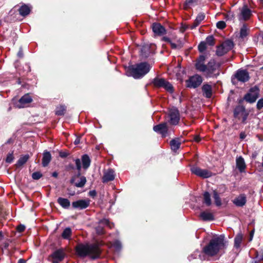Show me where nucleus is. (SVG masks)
Segmentation results:
<instances>
[{
	"instance_id": "052dcab7",
	"label": "nucleus",
	"mask_w": 263,
	"mask_h": 263,
	"mask_svg": "<svg viewBox=\"0 0 263 263\" xmlns=\"http://www.w3.org/2000/svg\"><path fill=\"white\" fill-rule=\"evenodd\" d=\"M234 17V15L232 13H229L226 16V18L228 19V20H233Z\"/></svg>"
},
{
	"instance_id": "3c124183",
	"label": "nucleus",
	"mask_w": 263,
	"mask_h": 263,
	"mask_svg": "<svg viewBox=\"0 0 263 263\" xmlns=\"http://www.w3.org/2000/svg\"><path fill=\"white\" fill-rule=\"evenodd\" d=\"M17 56L19 58H23V57H24V52H23V48L22 47H20L19 48L18 51V52L17 53Z\"/></svg>"
},
{
	"instance_id": "37998d69",
	"label": "nucleus",
	"mask_w": 263,
	"mask_h": 263,
	"mask_svg": "<svg viewBox=\"0 0 263 263\" xmlns=\"http://www.w3.org/2000/svg\"><path fill=\"white\" fill-rule=\"evenodd\" d=\"M164 88L171 93H172L174 91L172 85L168 81L165 83Z\"/></svg>"
},
{
	"instance_id": "bf43d9fd",
	"label": "nucleus",
	"mask_w": 263,
	"mask_h": 263,
	"mask_svg": "<svg viewBox=\"0 0 263 263\" xmlns=\"http://www.w3.org/2000/svg\"><path fill=\"white\" fill-rule=\"evenodd\" d=\"M199 25V24L198 23H197V22H196L195 21L193 23V24L190 26V28L191 29H195L196 27H197Z\"/></svg>"
},
{
	"instance_id": "f3484780",
	"label": "nucleus",
	"mask_w": 263,
	"mask_h": 263,
	"mask_svg": "<svg viewBox=\"0 0 263 263\" xmlns=\"http://www.w3.org/2000/svg\"><path fill=\"white\" fill-rule=\"evenodd\" d=\"M153 45L146 44L141 48V55L144 58H146L151 53H153L154 49H152Z\"/></svg>"
},
{
	"instance_id": "09e8293b",
	"label": "nucleus",
	"mask_w": 263,
	"mask_h": 263,
	"mask_svg": "<svg viewBox=\"0 0 263 263\" xmlns=\"http://www.w3.org/2000/svg\"><path fill=\"white\" fill-rule=\"evenodd\" d=\"M216 26L218 28L222 29L226 27V23L224 21H219L217 23Z\"/></svg>"
},
{
	"instance_id": "ea45409f",
	"label": "nucleus",
	"mask_w": 263,
	"mask_h": 263,
	"mask_svg": "<svg viewBox=\"0 0 263 263\" xmlns=\"http://www.w3.org/2000/svg\"><path fill=\"white\" fill-rule=\"evenodd\" d=\"M227 51H225L224 47L222 45V44L217 47L216 50V54L218 56H222L227 53Z\"/></svg>"
},
{
	"instance_id": "f257e3e1",
	"label": "nucleus",
	"mask_w": 263,
	"mask_h": 263,
	"mask_svg": "<svg viewBox=\"0 0 263 263\" xmlns=\"http://www.w3.org/2000/svg\"><path fill=\"white\" fill-rule=\"evenodd\" d=\"M103 245L101 241L97 240L95 242L78 243L74 247L75 253L80 258L89 257L92 260H95L100 257L102 250L100 247Z\"/></svg>"
},
{
	"instance_id": "cd10ccee",
	"label": "nucleus",
	"mask_w": 263,
	"mask_h": 263,
	"mask_svg": "<svg viewBox=\"0 0 263 263\" xmlns=\"http://www.w3.org/2000/svg\"><path fill=\"white\" fill-rule=\"evenodd\" d=\"M199 217L203 221L212 220L214 219L213 215L210 212L205 211L202 212Z\"/></svg>"
},
{
	"instance_id": "b1692460",
	"label": "nucleus",
	"mask_w": 263,
	"mask_h": 263,
	"mask_svg": "<svg viewBox=\"0 0 263 263\" xmlns=\"http://www.w3.org/2000/svg\"><path fill=\"white\" fill-rule=\"evenodd\" d=\"M233 203L238 206H242L246 203V197L245 195H240L233 200Z\"/></svg>"
},
{
	"instance_id": "393cba45",
	"label": "nucleus",
	"mask_w": 263,
	"mask_h": 263,
	"mask_svg": "<svg viewBox=\"0 0 263 263\" xmlns=\"http://www.w3.org/2000/svg\"><path fill=\"white\" fill-rule=\"evenodd\" d=\"M57 202L64 209H68L70 206V202L67 198L59 197Z\"/></svg>"
},
{
	"instance_id": "0e129e2a",
	"label": "nucleus",
	"mask_w": 263,
	"mask_h": 263,
	"mask_svg": "<svg viewBox=\"0 0 263 263\" xmlns=\"http://www.w3.org/2000/svg\"><path fill=\"white\" fill-rule=\"evenodd\" d=\"M13 141H14V140H13L12 138H9V139L6 141V142L5 143V144H11V143H12L13 142Z\"/></svg>"
},
{
	"instance_id": "473e14b6",
	"label": "nucleus",
	"mask_w": 263,
	"mask_h": 263,
	"mask_svg": "<svg viewBox=\"0 0 263 263\" xmlns=\"http://www.w3.org/2000/svg\"><path fill=\"white\" fill-rule=\"evenodd\" d=\"M72 235V231L70 228L68 227L65 229L61 234V237L67 240L70 239Z\"/></svg>"
},
{
	"instance_id": "72a5a7b5",
	"label": "nucleus",
	"mask_w": 263,
	"mask_h": 263,
	"mask_svg": "<svg viewBox=\"0 0 263 263\" xmlns=\"http://www.w3.org/2000/svg\"><path fill=\"white\" fill-rule=\"evenodd\" d=\"M243 239V235L241 233H238L234 239V246L236 248H238Z\"/></svg>"
},
{
	"instance_id": "864d4df0",
	"label": "nucleus",
	"mask_w": 263,
	"mask_h": 263,
	"mask_svg": "<svg viewBox=\"0 0 263 263\" xmlns=\"http://www.w3.org/2000/svg\"><path fill=\"white\" fill-rule=\"evenodd\" d=\"M69 155V154L65 152H60L59 156L62 158H66Z\"/></svg>"
},
{
	"instance_id": "f03ea898",
	"label": "nucleus",
	"mask_w": 263,
	"mask_h": 263,
	"mask_svg": "<svg viewBox=\"0 0 263 263\" xmlns=\"http://www.w3.org/2000/svg\"><path fill=\"white\" fill-rule=\"evenodd\" d=\"M205 57L200 55L197 60L195 64L196 68L200 72H204V75L206 77H212L213 76L216 77L218 75L214 74L216 70L219 67L220 64L217 63L215 60H211L207 65L204 64Z\"/></svg>"
},
{
	"instance_id": "5fc2aeb1",
	"label": "nucleus",
	"mask_w": 263,
	"mask_h": 263,
	"mask_svg": "<svg viewBox=\"0 0 263 263\" xmlns=\"http://www.w3.org/2000/svg\"><path fill=\"white\" fill-rule=\"evenodd\" d=\"M190 26L188 25L182 24L181 27L180 28V31L183 32L186 30V29H187Z\"/></svg>"
},
{
	"instance_id": "de8ad7c7",
	"label": "nucleus",
	"mask_w": 263,
	"mask_h": 263,
	"mask_svg": "<svg viewBox=\"0 0 263 263\" xmlns=\"http://www.w3.org/2000/svg\"><path fill=\"white\" fill-rule=\"evenodd\" d=\"M204 17L205 15L204 14L199 13L196 17L195 22L200 24V23L204 20Z\"/></svg>"
},
{
	"instance_id": "c85d7f7f",
	"label": "nucleus",
	"mask_w": 263,
	"mask_h": 263,
	"mask_svg": "<svg viewBox=\"0 0 263 263\" xmlns=\"http://www.w3.org/2000/svg\"><path fill=\"white\" fill-rule=\"evenodd\" d=\"M29 158V155H25L21 156L19 159L17 160L16 163L15 164V166L16 167H20L22 166L24 164H25L27 161L28 160Z\"/></svg>"
},
{
	"instance_id": "e433bc0d",
	"label": "nucleus",
	"mask_w": 263,
	"mask_h": 263,
	"mask_svg": "<svg viewBox=\"0 0 263 263\" xmlns=\"http://www.w3.org/2000/svg\"><path fill=\"white\" fill-rule=\"evenodd\" d=\"M198 0H185L183 4V8L184 9H187L191 7L194 6L197 2Z\"/></svg>"
},
{
	"instance_id": "dca6fc26",
	"label": "nucleus",
	"mask_w": 263,
	"mask_h": 263,
	"mask_svg": "<svg viewBox=\"0 0 263 263\" xmlns=\"http://www.w3.org/2000/svg\"><path fill=\"white\" fill-rule=\"evenodd\" d=\"M54 259H56L59 261H62L65 257V253L63 249H60L54 251L50 256Z\"/></svg>"
},
{
	"instance_id": "f704fd0d",
	"label": "nucleus",
	"mask_w": 263,
	"mask_h": 263,
	"mask_svg": "<svg viewBox=\"0 0 263 263\" xmlns=\"http://www.w3.org/2000/svg\"><path fill=\"white\" fill-rule=\"evenodd\" d=\"M87 180L85 176L81 177L80 179V181L78 182L74 181V183L73 184L75 186L77 187H83L85 186Z\"/></svg>"
},
{
	"instance_id": "f8f14e48",
	"label": "nucleus",
	"mask_w": 263,
	"mask_h": 263,
	"mask_svg": "<svg viewBox=\"0 0 263 263\" xmlns=\"http://www.w3.org/2000/svg\"><path fill=\"white\" fill-rule=\"evenodd\" d=\"M115 172L113 169H104L103 171V176L102 178V182L104 183L112 181L115 179Z\"/></svg>"
},
{
	"instance_id": "bb28decb",
	"label": "nucleus",
	"mask_w": 263,
	"mask_h": 263,
	"mask_svg": "<svg viewBox=\"0 0 263 263\" xmlns=\"http://www.w3.org/2000/svg\"><path fill=\"white\" fill-rule=\"evenodd\" d=\"M172 150L176 151L179 147L181 144V141L179 138H176L172 140L170 143Z\"/></svg>"
},
{
	"instance_id": "6e6552de",
	"label": "nucleus",
	"mask_w": 263,
	"mask_h": 263,
	"mask_svg": "<svg viewBox=\"0 0 263 263\" xmlns=\"http://www.w3.org/2000/svg\"><path fill=\"white\" fill-rule=\"evenodd\" d=\"M192 173L202 178H206L212 176V173L207 170H202L200 168L193 166L191 168Z\"/></svg>"
},
{
	"instance_id": "412c9836",
	"label": "nucleus",
	"mask_w": 263,
	"mask_h": 263,
	"mask_svg": "<svg viewBox=\"0 0 263 263\" xmlns=\"http://www.w3.org/2000/svg\"><path fill=\"white\" fill-rule=\"evenodd\" d=\"M52 159L51 154L47 151H45L43 154L42 165L46 167L48 165Z\"/></svg>"
},
{
	"instance_id": "2eb2a0df",
	"label": "nucleus",
	"mask_w": 263,
	"mask_h": 263,
	"mask_svg": "<svg viewBox=\"0 0 263 263\" xmlns=\"http://www.w3.org/2000/svg\"><path fill=\"white\" fill-rule=\"evenodd\" d=\"M251 15V11L247 6H244L240 10V14L239 16V20L246 21Z\"/></svg>"
},
{
	"instance_id": "aec40b11",
	"label": "nucleus",
	"mask_w": 263,
	"mask_h": 263,
	"mask_svg": "<svg viewBox=\"0 0 263 263\" xmlns=\"http://www.w3.org/2000/svg\"><path fill=\"white\" fill-rule=\"evenodd\" d=\"M153 31L157 35H161L165 33V28L160 24L155 23L153 25Z\"/></svg>"
},
{
	"instance_id": "2f4dec72",
	"label": "nucleus",
	"mask_w": 263,
	"mask_h": 263,
	"mask_svg": "<svg viewBox=\"0 0 263 263\" xmlns=\"http://www.w3.org/2000/svg\"><path fill=\"white\" fill-rule=\"evenodd\" d=\"M66 111V106L65 105H60L56 107L55 114L57 116H62Z\"/></svg>"
},
{
	"instance_id": "7c9ffc66",
	"label": "nucleus",
	"mask_w": 263,
	"mask_h": 263,
	"mask_svg": "<svg viewBox=\"0 0 263 263\" xmlns=\"http://www.w3.org/2000/svg\"><path fill=\"white\" fill-rule=\"evenodd\" d=\"M202 90L206 98H210L212 96V87L209 84H204L202 87Z\"/></svg>"
},
{
	"instance_id": "9b49d317",
	"label": "nucleus",
	"mask_w": 263,
	"mask_h": 263,
	"mask_svg": "<svg viewBox=\"0 0 263 263\" xmlns=\"http://www.w3.org/2000/svg\"><path fill=\"white\" fill-rule=\"evenodd\" d=\"M104 226H108L111 228L108 219L104 218L99 221L98 226L95 228L98 235H101L104 234Z\"/></svg>"
},
{
	"instance_id": "1a4fd4ad",
	"label": "nucleus",
	"mask_w": 263,
	"mask_h": 263,
	"mask_svg": "<svg viewBox=\"0 0 263 263\" xmlns=\"http://www.w3.org/2000/svg\"><path fill=\"white\" fill-rule=\"evenodd\" d=\"M170 123L172 125H176L180 120V115L178 110L175 107L172 108L169 111Z\"/></svg>"
},
{
	"instance_id": "69168bd1",
	"label": "nucleus",
	"mask_w": 263,
	"mask_h": 263,
	"mask_svg": "<svg viewBox=\"0 0 263 263\" xmlns=\"http://www.w3.org/2000/svg\"><path fill=\"white\" fill-rule=\"evenodd\" d=\"M80 138L78 137L76 138V139L74 141V144L75 145H78L80 143Z\"/></svg>"
},
{
	"instance_id": "a19ab883",
	"label": "nucleus",
	"mask_w": 263,
	"mask_h": 263,
	"mask_svg": "<svg viewBox=\"0 0 263 263\" xmlns=\"http://www.w3.org/2000/svg\"><path fill=\"white\" fill-rule=\"evenodd\" d=\"M213 198L215 200V204L217 206H220L221 204V200L217 192L216 191H214L213 192Z\"/></svg>"
},
{
	"instance_id": "4be33fe9",
	"label": "nucleus",
	"mask_w": 263,
	"mask_h": 263,
	"mask_svg": "<svg viewBox=\"0 0 263 263\" xmlns=\"http://www.w3.org/2000/svg\"><path fill=\"white\" fill-rule=\"evenodd\" d=\"M82 165L84 170H87L90 165L91 159L87 154H84L81 157Z\"/></svg>"
},
{
	"instance_id": "20e7f679",
	"label": "nucleus",
	"mask_w": 263,
	"mask_h": 263,
	"mask_svg": "<svg viewBox=\"0 0 263 263\" xmlns=\"http://www.w3.org/2000/svg\"><path fill=\"white\" fill-rule=\"evenodd\" d=\"M151 67L149 64L143 62L129 66L127 72L135 79H140L149 72Z\"/></svg>"
},
{
	"instance_id": "c756f323",
	"label": "nucleus",
	"mask_w": 263,
	"mask_h": 263,
	"mask_svg": "<svg viewBox=\"0 0 263 263\" xmlns=\"http://www.w3.org/2000/svg\"><path fill=\"white\" fill-rule=\"evenodd\" d=\"M166 81L164 79L156 78L153 80V84L156 87L164 88Z\"/></svg>"
},
{
	"instance_id": "13d9d810",
	"label": "nucleus",
	"mask_w": 263,
	"mask_h": 263,
	"mask_svg": "<svg viewBox=\"0 0 263 263\" xmlns=\"http://www.w3.org/2000/svg\"><path fill=\"white\" fill-rule=\"evenodd\" d=\"M116 252L119 250H120L121 249V243L116 240Z\"/></svg>"
},
{
	"instance_id": "4468645a",
	"label": "nucleus",
	"mask_w": 263,
	"mask_h": 263,
	"mask_svg": "<svg viewBox=\"0 0 263 263\" xmlns=\"http://www.w3.org/2000/svg\"><path fill=\"white\" fill-rule=\"evenodd\" d=\"M75 163L76 165V168L78 171V172L77 174H76L72 176L70 179V184H73L74 183V181H76V180L77 178H81V177L82 176L81 175V170L82 168L81 165V162L80 159L77 158L75 159Z\"/></svg>"
},
{
	"instance_id": "49530a36",
	"label": "nucleus",
	"mask_w": 263,
	"mask_h": 263,
	"mask_svg": "<svg viewBox=\"0 0 263 263\" xmlns=\"http://www.w3.org/2000/svg\"><path fill=\"white\" fill-rule=\"evenodd\" d=\"M14 159L13 153H9L6 157V162L8 163H11Z\"/></svg>"
},
{
	"instance_id": "6ab92c4d",
	"label": "nucleus",
	"mask_w": 263,
	"mask_h": 263,
	"mask_svg": "<svg viewBox=\"0 0 263 263\" xmlns=\"http://www.w3.org/2000/svg\"><path fill=\"white\" fill-rule=\"evenodd\" d=\"M153 129L156 132H158L165 136L167 133V127L166 123L160 124L159 125L154 126Z\"/></svg>"
},
{
	"instance_id": "58836bf2",
	"label": "nucleus",
	"mask_w": 263,
	"mask_h": 263,
	"mask_svg": "<svg viewBox=\"0 0 263 263\" xmlns=\"http://www.w3.org/2000/svg\"><path fill=\"white\" fill-rule=\"evenodd\" d=\"M248 28L246 25L244 24L240 31V36L241 38H243L246 37L248 35Z\"/></svg>"
},
{
	"instance_id": "7ed1b4c3",
	"label": "nucleus",
	"mask_w": 263,
	"mask_h": 263,
	"mask_svg": "<svg viewBox=\"0 0 263 263\" xmlns=\"http://www.w3.org/2000/svg\"><path fill=\"white\" fill-rule=\"evenodd\" d=\"M224 236L221 235L212 239L209 244L203 249V252L208 255L213 256L217 254L220 250L224 249L227 246Z\"/></svg>"
},
{
	"instance_id": "4c0bfd02",
	"label": "nucleus",
	"mask_w": 263,
	"mask_h": 263,
	"mask_svg": "<svg viewBox=\"0 0 263 263\" xmlns=\"http://www.w3.org/2000/svg\"><path fill=\"white\" fill-rule=\"evenodd\" d=\"M203 202L207 205H211V199L210 195L208 192H205L203 194Z\"/></svg>"
},
{
	"instance_id": "a18cd8bd",
	"label": "nucleus",
	"mask_w": 263,
	"mask_h": 263,
	"mask_svg": "<svg viewBox=\"0 0 263 263\" xmlns=\"http://www.w3.org/2000/svg\"><path fill=\"white\" fill-rule=\"evenodd\" d=\"M206 48V44L205 42H201L198 45V49L200 52L204 51Z\"/></svg>"
},
{
	"instance_id": "c9c22d12",
	"label": "nucleus",
	"mask_w": 263,
	"mask_h": 263,
	"mask_svg": "<svg viewBox=\"0 0 263 263\" xmlns=\"http://www.w3.org/2000/svg\"><path fill=\"white\" fill-rule=\"evenodd\" d=\"M222 45L224 47L225 51H227L228 52L229 50H230L233 47V43L232 41L230 40H227L224 42Z\"/></svg>"
},
{
	"instance_id": "a211bd4d",
	"label": "nucleus",
	"mask_w": 263,
	"mask_h": 263,
	"mask_svg": "<svg viewBox=\"0 0 263 263\" xmlns=\"http://www.w3.org/2000/svg\"><path fill=\"white\" fill-rule=\"evenodd\" d=\"M237 79L242 82H245L249 80V76L248 72L246 70H238L235 74Z\"/></svg>"
},
{
	"instance_id": "4d7b16f0",
	"label": "nucleus",
	"mask_w": 263,
	"mask_h": 263,
	"mask_svg": "<svg viewBox=\"0 0 263 263\" xmlns=\"http://www.w3.org/2000/svg\"><path fill=\"white\" fill-rule=\"evenodd\" d=\"M89 195L92 197V198H94L95 197H96L97 196V192L96 190H91V191H90L89 192Z\"/></svg>"
},
{
	"instance_id": "c03bdc74",
	"label": "nucleus",
	"mask_w": 263,
	"mask_h": 263,
	"mask_svg": "<svg viewBox=\"0 0 263 263\" xmlns=\"http://www.w3.org/2000/svg\"><path fill=\"white\" fill-rule=\"evenodd\" d=\"M43 175L40 172H35L32 174V178L34 180H39L42 177Z\"/></svg>"
},
{
	"instance_id": "79ce46f5",
	"label": "nucleus",
	"mask_w": 263,
	"mask_h": 263,
	"mask_svg": "<svg viewBox=\"0 0 263 263\" xmlns=\"http://www.w3.org/2000/svg\"><path fill=\"white\" fill-rule=\"evenodd\" d=\"M205 42L206 45L209 46H213L215 44L214 37L212 35L206 37Z\"/></svg>"
},
{
	"instance_id": "ddd939ff",
	"label": "nucleus",
	"mask_w": 263,
	"mask_h": 263,
	"mask_svg": "<svg viewBox=\"0 0 263 263\" xmlns=\"http://www.w3.org/2000/svg\"><path fill=\"white\" fill-rule=\"evenodd\" d=\"M33 100L29 93H26L22 96L18 100L17 106L18 108H24L26 105L32 102Z\"/></svg>"
},
{
	"instance_id": "e2e57ef3",
	"label": "nucleus",
	"mask_w": 263,
	"mask_h": 263,
	"mask_svg": "<svg viewBox=\"0 0 263 263\" xmlns=\"http://www.w3.org/2000/svg\"><path fill=\"white\" fill-rule=\"evenodd\" d=\"M254 230H253L251 231V232L250 233L249 241H251L252 240L253 235H254Z\"/></svg>"
},
{
	"instance_id": "a878e982",
	"label": "nucleus",
	"mask_w": 263,
	"mask_h": 263,
	"mask_svg": "<svg viewBox=\"0 0 263 263\" xmlns=\"http://www.w3.org/2000/svg\"><path fill=\"white\" fill-rule=\"evenodd\" d=\"M236 167L239 170L240 172L245 171L246 168V164L245 160L242 157L237 158L236 160Z\"/></svg>"
},
{
	"instance_id": "603ef678",
	"label": "nucleus",
	"mask_w": 263,
	"mask_h": 263,
	"mask_svg": "<svg viewBox=\"0 0 263 263\" xmlns=\"http://www.w3.org/2000/svg\"><path fill=\"white\" fill-rule=\"evenodd\" d=\"M263 107V99H260L258 101L257 103V108L260 109Z\"/></svg>"
},
{
	"instance_id": "9d476101",
	"label": "nucleus",
	"mask_w": 263,
	"mask_h": 263,
	"mask_svg": "<svg viewBox=\"0 0 263 263\" xmlns=\"http://www.w3.org/2000/svg\"><path fill=\"white\" fill-rule=\"evenodd\" d=\"M89 199H80L72 202V207L74 209L83 210L89 206Z\"/></svg>"
},
{
	"instance_id": "338daca9",
	"label": "nucleus",
	"mask_w": 263,
	"mask_h": 263,
	"mask_svg": "<svg viewBox=\"0 0 263 263\" xmlns=\"http://www.w3.org/2000/svg\"><path fill=\"white\" fill-rule=\"evenodd\" d=\"M246 135L244 133H241L240 134V138L241 139H243L246 138Z\"/></svg>"
},
{
	"instance_id": "774afa93",
	"label": "nucleus",
	"mask_w": 263,
	"mask_h": 263,
	"mask_svg": "<svg viewBox=\"0 0 263 263\" xmlns=\"http://www.w3.org/2000/svg\"><path fill=\"white\" fill-rule=\"evenodd\" d=\"M17 263H26V260L24 259L21 258L18 260Z\"/></svg>"
},
{
	"instance_id": "0eeeda50",
	"label": "nucleus",
	"mask_w": 263,
	"mask_h": 263,
	"mask_svg": "<svg viewBox=\"0 0 263 263\" xmlns=\"http://www.w3.org/2000/svg\"><path fill=\"white\" fill-rule=\"evenodd\" d=\"M202 82V78L198 74L194 75L187 80L185 82L186 86L190 88H196L199 86Z\"/></svg>"
},
{
	"instance_id": "680f3d73",
	"label": "nucleus",
	"mask_w": 263,
	"mask_h": 263,
	"mask_svg": "<svg viewBox=\"0 0 263 263\" xmlns=\"http://www.w3.org/2000/svg\"><path fill=\"white\" fill-rule=\"evenodd\" d=\"M66 167H67V170H74V165L72 164H69Z\"/></svg>"
},
{
	"instance_id": "5701e85b",
	"label": "nucleus",
	"mask_w": 263,
	"mask_h": 263,
	"mask_svg": "<svg viewBox=\"0 0 263 263\" xmlns=\"http://www.w3.org/2000/svg\"><path fill=\"white\" fill-rule=\"evenodd\" d=\"M18 11L21 16L25 17L30 14L31 9L28 5L24 4L20 7Z\"/></svg>"
},
{
	"instance_id": "423d86ee",
	"label": "nucleus",
	"mask_w": 263,
	"mask_h": 263,
	"mask_svg": "<svg viewBox=\"0 0 263 263\" xmlns=\"http://www.w3.org/2000/svg\"><path fill=\"white\" fill-rule=\"evenodd\" d=\"M234 117L238 119L242 118V122L246 123V121L249 115V112L247 111L245 108L243 106H237L234 111Z\"/></svg>"
},
{
	"instance_id": "8fccbe9b",
	"label": "nucleus",
	"mask_w": 263,
	"mask_h": 263,
	"mask_svg": "<svg viewBox=\"0 0 263 263\" xmlns=\"http://www.w3.org/2000/svg\"><path fill=\"white\" fill-rule=\"evenodd\" d=\"M26 227L24 225L20 224L16 227V230L18 232L22 233L25 230Z\"/></svg>"
},
{
	"instance_id": "39448f33",
	"label": "nucleus",
	"mask_w": 263,
	"mask_h": 263,
	"mask_svg": "<svg viewBox=\"0 0 263 263\" xmlns=\"http://www.w3.org/2000/svg\"><path fill=\"white\" fill-rule=\"evenodd\" d=\"M259 91L257 86L251 88L249 92L245 96L244 99L249 103H254L259 97Z\"/></svg>"
},
{
	"instance_id": "6e6d98bb",
	"label": "nucleus",
	"mask_w": 263,
	"mask_h": 263,
	"mask_svg": "<svg viewBox=\"0 0 263 263\" xmlns=\"http://www.w3.org/2000/svg\"><path fill=\"white\" fill-rule=\"evenodd\" d=\"M170 44H171L172 48H174V49H175V48H180L182 47V45H181V44H179L178 45H176L175 43H172L171 42H170Z\"/></svg>"
}]
</instances>
